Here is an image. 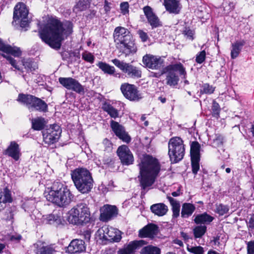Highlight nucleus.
I'll return each mask as SVG.
<instances>
[{
  "instance_id": "nucleus-1",
  "label": "nucleus",
  "mask_w": 254,
  "mask_h": 254,
  "mask_svg": "<svg viewBox=\"0 0 254 254\" xmlns=\"http://www.w3.org/2000/svg\"><path fill=\"white\" fill-rule=\"evenodd\" d=\"M72 32V24L68 21L60 22L56 19H50L48 23L39 30V35L45 43L52 48L58 50L64 37Z\"/></svg>"
},
{
  "instance_id": "nucleus-2",
  "label": "nucleus",
  "mask_w": 254,
  "mask_h": 254,
  "mask_svg": "<svg viewBox=\"0 0 254 254\" xmlns=\"http://www.w3.org/2000/svg\"><path fill=\"white\" fill-rule=\"evenodd\" d=\"M139 176H138L141 188L145 190L155 182L160 170L158 160L153 157L145 155L141 158L139 164Z\"/></svg>"
},
{
  "instance_id": "nucleus-3",
  "label": "nucleus",
  "mask_w": 254,
  "mask_h": 254,
  "mask_svg": "<svg viewBox=\"0 0 254 254\" xmlns=\"http://www.w3.org/2000/svg\"><path fill=\"white\" fill-rule=\"evenodd\" d=\"M44 194L48 201L61 207L68 205L72 197L67 187L59 182L55 183L50 189L48 188Z\"/></svg>"
},
{
  "instance_id": "nucleus-4",
  "label": "nucleus",
  "mask_w": 254,
  "mask_h": 254,
  "mask_svg": "<svg viewBox=\"0 0 254 254\" xmlns=\"http://www.w3.org/2000/svg\"><path fill=\"white\" fill-rule=\"evenodd\" d=\"M114 38L117 49L126 56L136 52V47L131 40V36L127 29L123 27H116L114 32Z\"/></svg>"
},
{
  "instance_id": "nucleus-5",
  "label": "nucleus",
  "mask_w": 254,
  "mask_h": 254,
  "mask_svg": "<svg viewBox=\"0 0 254 254\" xmlns=\"http://www.w3.org/2000/svg\"><path fill=\"white\" fill-rule=\"evenodd\" d=\"M71 176L77 190L82 193L89 192L93 187V180L90 172L83 168H76L71 172Z\"/></svg>"
},
{
  "instance_id": "nucleus-6",
  "label": "nucleus",
  "mask_w": 254,
  "mask_h": 254,
  "mask_svg": "<svg viewBox=\"0 0 254 254\" xmlns=\"http://www.w3.org/2000/svg\"><path fill=\"white\" fill-rule=\"evenodd\" d=\"M90 213L88 204L81 202L73 207L68 211V221L74 225H82L89 222Z\"/></svg>"
},
{
  "instance_id": "nucleus-7",
  "label": "nucleus",
  "mask_w": 254,
  "mask_h": 254,
  "mask_svg": "<svg viewBox=\"0 0 254 254\" xmlns=\"http://www.w3.org/2000/svg\"><path fill=\"white\" fill-rule=\"evenodd\" d=\"M185 147L183 140L179 137L171 138L168 143V154L172 163L181 161L185 155Z\"/></svg>"
},
{
  "instance_id": "nucleus-8",
  "label": "nucleus",
  "mask_w": 254,
  "mask_h": 254,
  "mask_svg": "<svg viewBox=\"0 0 254 254\" xmlns=\"http://www.w3.org/2000/svg\"><path fill=\"white\" fill-rule=\"evenodd\" d=\"M17 100L25 104L30 111H46L47 108L45 102L31 95L19 94Z\"/></svg>"
},
{
  "instance_id": "nucleus-9",
  "label": "nucleus",
  "mask_w": 254,
  "mask_h": 254,
  "mask_svg": "<svg viewBox=\"0 0 254 254\" xmlns=\"http://www.w3.org/2000/svg\"><path fill=\"white\" fill-rule=\"evenodd\" d=\"M177 71H179L181 75L186 73L181 64L170 65L164 69L163 73L166 74V83L169 86H174L178 84L179 78L176 74Z\"/></svg>"
},
{
  "instance_id": "nucleus-10",
  "label": "nucleus",
  "mask_w": 254,
  "mask_h": 254,
  "mask_svg": "<svg viewBox=\"0 0 254 254\" xmlns=\"http://www.w3.org/2000/svg\"><path fill=\"white\" fill-rule=\"evenodd\" d=\"M28 10L24 3L20 2L15 5L13 12V20L20 22L21 27L28 26L29 21L27 18Z\"/></svg>"
},
{
  "instance_id": "nucleus-11",
  "label": "nucleus",
  "mask_w": 254,
  "mask_h": 254,
  "mask_svg": "<svg viewBox=\"0 0 254 254\" xmlns=\"http://www.w3.org/2000/svg\"><path fill=\"white\" fill-rule=\"evenodd\" d=\"M113 63L119 67L123 72L127 74L128 77L132 78H139L141 76V71L136 67L120 61L118 59L112 60Z\"/></svg>"
},
{
  "instance_id": "nucleus-12",
  "label": "nucleus",
  "mask_w": 254,
  "mask_h": 254,
  "mask_svg": "<svg viewBox=\"0 0 254 254\" xmlns=\"http://www.w3.org/2000/svg\"><path fill=\"white\" fill-rule=\"evenodd\" d=\"M61 133V129L58 125H51L43 132V140L47 144L57 142Z\"/></svg>"
},
{
  "instance_id": "nucleus-13",
  "label": "nucleus",
  "mask_w": 254,
  "mask_h": 254,
  "mask_svg": "<svg viewBox=\"0 0 254 254\" xmlns=\"http://www.w3.org/2000/svg\"><path fill=\"white\" fill-rule=\"evenodd\" d=\"M99 233L103 235V238L113 242H118L121 238V232L112 227H102L98 230Z\"/></svg>"
},
{
  "instance_id": "nucleus-14",
  "label": "nucleus",
  "mask_w": 254,
  "mask_h": 254,
  "mask_svg": "<svg viewBox=\"0 0 254 254\" xmlns=\"http://www.w3.org/2000/svg\"><path fill=\"white\" fill-rule=\"evenodd\" d=\"M121 90L124 96L130 101H137L142 98L135 86L127 83L122 84Z\"/></svg>"
},
{
  "instance_id": "nucleus-15",
  "label": "nucleus",
  "mask_w": 254,
  "mask_h": 254,
  "mask_svg": "<svg viewBox=\"0 0 254 254\" xmlns=\"http://www.w3.org/2000/svg\"><path fill=\"white\" fill-rule=\"evenodd\" d=\"M59 81L67 90H72L79 94L84 93L83 86L77 80L72 77H60Z\"/></svg>"
},
{
  "instance_id": "nucleus-16",
  "label": "nucleus",
  "mask_w": 254,
  "mask_h": 254,
  "mask_svg": "<svg viewBox=\"0 0 254 254\" xmlns=\"http://www.w3.org/2000/svg\"><path fill=\"white\" fill-rule=\"evenodd\" d=\"M117 153L123 165H129L133 163V156L127 146L123 145L119 146Z\"/></svg>"
},
{
  "instance_id": "nucleus-17",
  "label": "nucleus",
  "mask_w": 254,
  "mask_h": 254,
  "mask_svg": "<svg viewBox=\"0 0 254 254\" xmlns=\"http://www.w3.org/2000/svg\"><path fill=\"white\" fill-rule=\"evenodd\" d=\"M142 62L146 67L152 69H157L162 65L163 60L158 56L146 54L143 56Z\"/></svg>"
},
{
  "instance_id": "nucleus-18",
  "label": "nucleus",
  "mask_w": 254,
  "mask_h": 254,
  "mask_svg": "<svg viewBox=\"0 0 254 254\" xmlns=\"http://www.w3.org/2000/svg\"><path fill=\"white\" fill-rule=\"evenodd\" d=\"M110 124L112 130L120 139L127 143H128L130 141V136L122 126L113 120L111 121Z\"/></svg>"
},
{
  "instance_id": "nucleus-19",
  "label": "nucleus",
  "mask_w": 254,
  "mask_h": 254,
  "mask_svg": "<svg viewBox=\"0 0 254 254\" xmlns=\"http://www.w3.org/2000/svg\"><path fill=\"white\" fill-rule=\"evenodd\" d=\"M143 240L133 241L130 242L126 247L119 250L117 254H135V251L145 245Z\"/></svg>"
},
{
  "instance_id": "nucleus-20",
  "label": "nucleus",
  "mask_w": 254,
  "mask_h": 254,
  "mask_svg": "<svg viewBox=\"0 0 254 254\" xmlns=\"http://www.w3.org/2000/svg\"><path fill=\"white\" fill-rule=\"evenodd\" d=\"M85 250V243L79 239L73 240L67 248V251L69 253H79Z\"/></svg>"
},
{
  "instance_id": "nucleus-21",
  "label": "nucleus",
  "mask_w": 254,
  "mask_h": 254,
  "mask_svg": "<svg viewBox=\"0 0 254 254\" xmlns=\"http://www.w3.org/2000/svg\"><path fill=\"white\" fill-rule=\"evenodd\" d=\"M143 12L149 24L152 27H157L159 25V20L154 13L152 8L145 6L143 8Z\"/></svg>"
},
{
  "instance_id": "nucleus-22",
  "label": "nucleus",
  "mask_w": 254,
  "mask_h": 254,
  "mask_svg": "<svg viewBox=\"0 0 254 254\" xmlns=\"http://www.w3.org/2000/svg\"><path fill=\"white\" fill-rule=\"evenodd\" d=\"M117 213V208L115 206L105 205L101 209V218L104 221H107Z\"/></svg>"
},
{
  "instance_id": "nucleus-23",
  "label": "nucleus",
  "mask_w": 254,
  "mask_h": 254,
  "mask_svg": "<svg viewBox=\"0 0 254 254\" xmlns=\"http://www.w3.org/2000/svg\"><path fill=\"white\" fill-rule=\"evenodd\" d=\"M0 51L6 54H11L14 57H19L21 55V51L17 47H12L11 46L4 43L0 39Z\"/></svg>"
},
{
  "instance_id": "nucleus-24",
  "label": "nucleus",
  "mask_w": 254,
  "mask_h": 254,
  "mask_svg": "<svg viewBox=\"0 0 254 254\" xmlns=\"http://www.w3.org/2000/svg\"><path fill=\"white\" fill-rule=\"evenodd\" d=\"M5 154L17 161L20 155V151L19 145L15 141H11L5 150Z\"/></svg>"
},
{
  "instance_id": "nucleus-25",
  "label": "nucleus",
  "mask_w": 254,
  "mask_h": 254,
  "mask_svg": "<svg viewBox=\"0 0 254 254\" xmlns=\"http://www.w3.org/2000/svg\"><path fill=\"white\" fill-rule=\"evenodd\" d=\"M163 4L166 10L171 13L178 14L181 8L178 0H164Z\"/></svg>"
},
{
  "instance_id": "nucleus-26",
  "label": "nucleus",
  "mask_w": 254,
  "mask_h": 254,
  "mask_svg": "<svg viewBox=\"0 0 254 254\" xmlns=\"http://www.w3.org/2000/svg\"><path fill=\"white\" fill-rule=\"evenodd\" d=\"M157 227L154 224H149L140 230L139 236L140 237L153 238L157 234Z\"/></svg>"
},
{
  "instance_id": "nucleus-27",
  "label": "nucleus",
  "mask_w": 254,
  "mask_h": 254,
  "mask_svg": "<svg viewBox=\"0 0 254 254\" xmlns=\"http://www.w3.org/2000/svg\"><path fill=\"white\" fill-rule=\"evenodd\" d=\"M61 222L60 216L54 214L43 215L41 219V222L42 223L59 225Z\"/></svg>"
},
{
  "instance_id": "nucleus-28",
  "label": "nucleus",
  "mask_w": 254,
  "mask_h": 254,
  "mask_svg": "<svg viewBox=\"0 0 254 254\" xmlns=\"http://www.w3.org/2000/svg\"><path fill=\"white\" fill-rule=\"evenodd\" d=\"M150 209L151 211L159 216H162L166 214L168 211V207L163 203H157L152 205Z\"/></svg>"
},
{
  "instance_id": "nucleus-29",
  "label": "nucleus",
  "mask_w": 254,
  "mask_h": 254,
  "mask_svg": "<svg viewBox=\"0 0 254 254\" xmlns=\"http://www.w3.org/2000/svg\"><path fill=\"white\" fill-rule=\"evenodd\" d=\"M213 217L206 213L196 215L194 219L196 224H208L212 222Z\"/></svg>"
},
{
  "instance_id": "nucleus-30",
  "label": "nucleus",
  "mask_w": 254,
  "mask_h": 254,
  "mask_svg": "<svg viewBox=\"0 0 254 254\" xmlns=\"http://www.w3.org/2000/svg\"><path fill=\"white\" fill-rule=\"evenodd\" d=\"M11 201L10 191L7 189H5L3 192L0 190V210L4 207L5 203Z\"/></svg>"
},
{
  "instance_id": "nucleus-31",
  "label": "nucleus",
  "mask_w": 254,
  "mask_h": 254,
  "mask_svg": "<svg viewBox=\"0 0 254 254\" xmlns=\"http://www.w3.org/2000/svg\"><path fill=\"white\" fill-rule=\"evenodd\" d=\"M195 210L194 206L188 203H185L183 205L181 216L183 218H187L190 216Z\"/></svg>"
},
{
  "instance_id": "nucleus-32",
  "label": "nucleus",
  "mask_w": 254,
  "mask_h": 254,
  "mask_svg": "<svg viewBox=\"0 0 254 254\" xmlns=\"http://www.w3.org/2000/svg\"><path fill=\"white\" fill-rule=\"evenodd\" d=\"M32 127L36 130H42L45 127L46 122L45 119L41 117L33 119L31 120Z\"/></svg>"
},
{
  "instance_id": "nucleus-33",
  "label": "nucleus",
  "mask_w": 254,
  "mask_h": 254,
  "mask_svg": "<svg viewBox=\"0 0 254 254\" xmlns=\"http://www.w3.org/2000/svg\"><path fill=\"white\" fill-rule=\"evenodd\" d=\"M167 198L172 206L173 216L176 218L178 217L180 215V203L176 199L170 196H167Z\"/></svg>"
},
{
  "instance_id": "nucleus-34",
  "label": "nucleus",
  "mask_w": 254,
  "mask_h": 254,
  "mask_svg": "<svg viewBox=\"0 0 254 254\" xmlns=\"http://www.w3.org/2000/svg\"><path fill=\"white\" fill-rule=\"evenodd\" d=\"M102 109L104 111L106 112L111 118L115 119L119 116V113L118 110L109 104H104L103 105Z\"/></svg>"
},
{
  "instance_id": "nucleus-35",
  "label": "nucleus",
  "mask_w": 254,
  "mask_h": 254,
  "mask_svg": "<svg viewBox=\"0 0 254 254\" xmlns=\"http://www.w3.org/2000/svg\"><path fill=\"white\" fill-rule=\"evenodd\" d=\"M243 45L244 43L242 42H236L232 44V50L231 52L232 59H234L239 56Z\"/></svg>"
},
{
  "instance_id": "nucleus-36",
  "label": "nucleus",
  "mask_w": 254,
  "mask_h": 254,
  "mask_svg": "<svg viewBox=\"0 0 254 254\" xmlns=\"http://www.w3.org/2000/svg\"><path fill=\"white\" fill-rule=\"evenodd\" d=\"M200 145L197 142H192L190 146L191 158H200Z\"/></svg>"
},
{
  "instance_id": "nucleus-37",
  "label": "nucleus",
  "mask_w": 254,
  "mask_h": 254,
  "mask_svg": "<svg viewBox=\"0 0 254 254\" xmlns=\"http://www.w3.org/2000/svg\"><path fill=\"white\" fill-rule=\"evenodd\" d=\"M39 247L37 250V254H54V250L48 246H44L43 245L37 244Z\"/></svg>"
},
{
  "instance_id": "nucleus-38",
  "label": "nucleus",
  "mask_w": 254,
  "mask_h": 254,
  "mask_svg": "<svg viewBox=\"0 0 254 254\" xmlns=\"http://www.w3.org/2000/svg\"><path fill=\"white\" fill-rule=\"evenodd\" d=\"M97 66L105 73L113 74L115 72V68L114 66H110V65L100 62L97 64Z\"/></svg>"
},
{
  "instance_id": "nucleus-39",
  "label": "nucleus",
  "mask_w": 254,
  "mask_h": 254,
  "mask_svg": "<svg viewBox=\"0 0 254 254\" xmlns=\"http://www.w3.org/2000/svg\"><path fill=\"white\" fill-rule=\"evenodd\" d=\"M140 254H160V250L156 247L149 246L143 248Z\"/></svg>"
},
{
  "instance_id": "nucleus-40",
  "label": "nucleus",
  "mask_w": 254,
  "mask_h": 254,
  "mask_svg": "<svg viewBox=\"0 0 254 254\" xmlns=\"http://www.w3.org/2000/svg\"><path fill=\"white\" fill-rule=\"evenodd\" d=\"M206 227L205 225H200L195 227L193 229V234L195 238H201L205 234Z\"/></svg>"
},
{
  "instance_id": "nucleus-41",
  "label": "nucleus",
  "mask_w": 254,
  "mask_h": 254,
  "mask_svg": "<svg viewBox=\"0 0 254 254\" xmlns=\"http://www.w3.org/2000/svg\"><path fill=\"white\" fill-rule=\"evenodd\" d=\"M90 0H79L74 7V10L76 9L80 11L85 10L88 7L90 3Z\"/></svg>"
},
{
  "instance_id": "nucleus-42",
  "label": "nucleus",
  "mask_w": 254,
  "mask_h": 254,
  "mask_svg": "<svg viewBox=\"0 0 254 254\" xmlns=\"http://www.w3.org/2000/svg\"><path fill=\"white\" fill-rule=\"evenodd\" d=\"M215 88L207 83L203 84L200 90V95L203 94H210L213 93Z\"/></svg>"
},
{
  "instance_id": "nucleus-43",
  "label": "nucleus",
  "mask_w": 254,
  "mask_h": 254,
  "mask_svg": "<svg viewBox=\"0 0 254 254\" xmlns=\"http://www.w3.org/2000/svg\"><path fill=\"white\" fill-rule=\"evenodd\" d=\"M37 202V200L35 198H29L25 200L23 203V207L25 209H32L35 207V204Z\"/></svg>"
},
{
  "instance_id": "nucleus-44",
  "label": "nucleus",
  "mask_w": 254,
  "mask_h": 254,
  "mask_svg": "<svg viewBox=\"0 0 254 254\" xmlns=\"http://www.w3.org/2000/svg\"><path fill=\"white\" fill-rule=\"evenodd\" d=\"M200 158H191L192 171L194 174H196L199 169V162Z\"/></svg>"
},
{
  "instance_id": "nucleus-45",
  "label": "nucleus",
  "mask_w": 254,
  "mask_h": 254,
  "mask_svg": "<svg viewBox=\"0 0 254 254\" xmlns=\"http://www.w3.org/2000/svg\"><path fill=\"white\" fill-rule=\"evenodd\" d=\"M187 250L189 252L194 254H203L204 252L203 248L200 246H188Z\"/></svg>"
},
{
  "instance_id": "nucleus-46",
  "label": "nucleus",
  "mask_w": 254,
  "mask_h": 254,
  "mask_svg": "<svg viewBox=\"0 0 254 254\" xmlns=\"http://www.w3.org/2000/svg\"><path fill=\"white\" fill-rule=\"evenodd\" d=\"M2 56H3L4 58H5L8 62L9 63L16 69L19 70L20 69V67L17 64L16 61L14 60L9 55L1 54Z\"/></svg>"
},
{
  "instance_id": "nucleus-47",
  "label": "nucleus",
  "mask_w": 254,
  "mask_h": 254,
  "mask_svg": "<svg viewBox=\"0 0 254 254\" xmlns=\"http://www.w3.org/2000/svg\"><path fill=\"white\" fill-rule=\"evenodd\" d=\"M82 58L84 60L90 63H93L94 61V56L91 53L87 51L82 53Z\"/></svg>"
},
{
  "instance_id": "nucleus-48",
  "label": "nucleus",
  "mask_w": 254,
  "mask_h": 254,
  "mask_svg": "<svg viewBox=\"0 0 254 254\" xmlns=\"http://www.w3.org/2000/svg\"><path fill=\"white\" fill-rule=\"evenodd\" d=\"M229 211V207L227 205L222 204H219L216 207V211L219 215H223L227 213Z\"/></svg>"
},
{
  "instance_id": "nucleus-49",
  "label": "nucleus",
  "mask_w": 254,
  "mask_h": 254,
  "mask_svg": "<svg viewBox=\"0 0 254 254\" xmlns=\"http://www.w3.org/2000/svg\"><path fill=\"white\" fill-rule=\"evenodd\" d=\"M205 57H206V53H205V51L203 50V51L199 52L196 55V60H195L196 63H197L198 64L202 63L205 59Z\"/></svg>"
},
{
  "instance_id": "nucleus-50",
  "label": "nucleus",
  "mask_w": 254,
  "mask_h": 254,
  "mask_svg": "<svg viewBox=\"0 0 254 254\" xmlns=\"http://www.w3.org/2000/svg\"><path fill=\"white\" fill-rule=\"evenodd\" d=\"M129 5L128 2H122L120 4L121 12L123 14H126L128 12Z\"/></svg>"
},
{
  "instance_id": "nucleus-51",
  "label": "nucleus",
  "mask_w": 254,
  "mask_h": 254,
  "mask_svg": "<svg viewBox=\"0 0 254 254\" xmlns=\"http://www.w3.org/2000/svg\"><path fill=\"white\" fill-rule=\"evenodd\" d=\"M247 250L249 254H254V241L248 243Z\"/></svg>"
},
{
  "instance_id": "nucleus-52",
  "label": "nucleus",
  "mask_w": 254,
  "mask_h": 254,
  "mask_svg": "<svg viewBox=\"0 0 254 254\" xmlns=\"http://www.w3.org/2000/svg\"><path fill=\"white\" fill-rule=\"evenodd\" d=\"M137 33L139 35V37L141 38L142 42H145L148 39V35L146 33L143 31L141 30L138 31Z\"/></svg>"
},
{
  "instance_id": "nucleus-53",
  "label": "nucleus",
  "mask_w": 254,
  "mask_h": 254,
  "mask_svg": "<svg viewBox=\"0 0 254 254\" xmlns=\"http://www.w3.org/2000/svg\"><path fill=\"white\" fill-rule=\"evenodd\" d=\"M212 109L213 112L218 115L219 111V104L216 102L215 101L213 102Z\"/></svg>"
},
{
  "instance_id": "nucleus-54",
  "label": "nucleus",
  "mask_w": 254,
  "mask_h": 254,
  "mask_svg": "<svg viewBox=\"0 0 254 254\" xmlns=\"http://www.w3.org/2000/svg\"><path fill=\"white\" fill-rule=\"evenodd\" d=\"M247 224L249 227L253 229L254 228V218L253 217H250L249 219Z\"/></svg>"
},
{
  "instance_id": "nucleus-55",
  "label": "nucleus",
  "mask_w": 254,
  "mask_h": 254,
  "mask_svg": "<svg viewBox=\"0 0 254 254\" xmlns=\"http://www.w3.org/2000/svg\"><path fill=\"white\" fill-rule=\"evenodd\" d=\"M111 3L105 0L104 5V10L106 13L108 12L111 10Z\"/></svg>"
},
{
  "instance_id": "nucleus-56",
  "label": "nucleus",
  "mask_w": 254,
  "mask_h": 254,
  "mask_svg": "<svg viewBox=\"0 0 254 254\" xmlns=\"http://www.w3.org/2000/svg\"><path fill=\"white\" fill-rule=\"evenodd\" d=\"M186 35H187L190 39H192L193 32L192 31L189 30L185 31Z\"/></svg>"
},
{
  "instance_id": "nucleus-57",
  "label": "nucleus",
  "mask_w": 254,
  "mask_h": 254,
  "mask_svg": "<svg viewBox=\"0 0 254 254\" xmlns=\"http://www.w3.org/2000/svg\"><path fill=\"white\" fill-rule=\"evenodd\" d=\"M21 238V236L20 235L12 236L11 237L12 240H19Z\"/></svg>"
},
{
  "instance_id": "nucleus-58",
  "label": "nucleus",
  "mask_w": 254,
  "mask_h": 254,
  "mask_svg": "<svg viewBox=\"0 0 254 254\" xmlns=\"http://www.w3.org/2000/svg\"><path fill=\"white\" fill-rule=\"evenodd\" d=\"M32 63H24L23 64V65H24L25 66V67H27L28 68L30 69L31 70H32V67L31 66H30V65H32Z\"/></svg>"
},
{
  "instance_id": "nucleus-59",
  "label": "nucleus",
  "mask_w": 254,
  "mask_h": 254,
  "mask_svg": "<svg viewBox=\"0 0 254 254\" xmlns=\"http://www.w3.org/2000/svg\"><path fill=\"white\" fill-rule=\"evenodd\" d=\"M96 13V11L95 10H92L91 11L90 14H89V16L90 18H92L95 15V14Z\"/></svg>"
},
{
  "instance_id": "nucleus-60",
  "label": "nucleus",
  "mask_w": 254,
  "mask_h": 254,
  "mask_svg": "<svg viewBox=\"0 0 254 254\" xmlns=\"http://www.w3.org/2000/svg\"><path fill=\"white\" fill-rule=\"evenodd\" d=\"M180 194L179 191H174L172 193V196L176 197L179 196Z\"/></svg>"
},
{
  "instance_id": "nucleus-61",
  "label": "nucleus",
  "mask_w": 254,
  "mask_h": 254,
  "mask_svg": "<svg viewBox=\"0 0 254 254\" xmlns=\"http://www.w3.org/2000/svg\"><path fill=\"white\" fill-rule=\"evenodd\" d=\"M175 243L179 245L180 246H181L183 245V242L181 241L178 240H177L175 241Z\"/></svg>"
},
{
  "instance_id": "nucleus-62",
  "label": "nucleus",
  "mask_w": 254,
  "mask_h": 254,
  "mask_svg": "<svg viewBox=\"0 0 254 254\" xmlns=\"http://www.w3.org/2000/svg\"><path fill=\"white\" fill-rule=\"evenodd\" d=\"M5 248V246L3 244H0V253H1L3 250V249Z\"/></svg>"
},
{
  "instance_id": "nucleus-63",
  "label": "nucleus",
  "mask_w": 254,
  "mask_h": 254,
  "mask_svg": "<svg viewBox=\"0 0 254 254\" xmlns=\"http://www.w3.org/2000/svg\"><path fill=\"white\" fill-rule=\"evenodd\" d=\"M251 132H252L253 136L254 137V124L252 126L251 128Z\"/></svg>"
},
{
  "instance_id": "nucleus-64",
  "label": "nucleus",
  "mask_w": 254,
  "mask_h": 254,
  "mask_svg": "<svg viewBox=\"0 0 254 254\" xmlns=\"http://www.w3.org/2000/svg\"><path fill=\"white\" fill-rule=\"evenodd\" d=\"M181 235L182 237H183L185 239L188 238V236L187 235V234L184 233H182Z\"/></svg>"
}]
</instances>
